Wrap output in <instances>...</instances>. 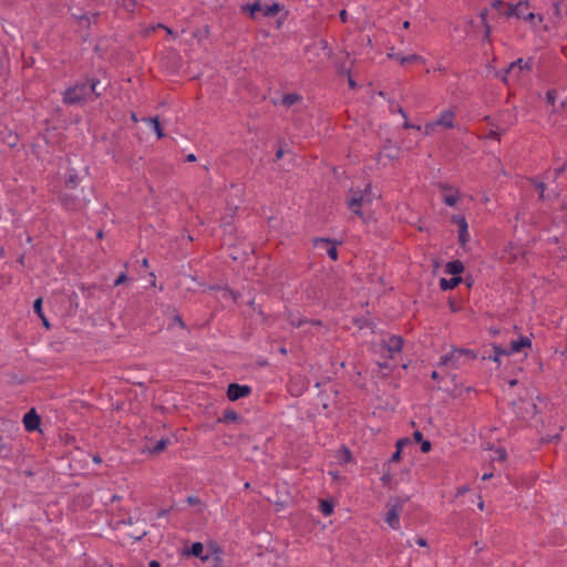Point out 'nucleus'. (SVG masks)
I'll list each match as a JSON object with an SVG mask.
<instances>
[{
  "label": "nucleus",
  "mask_w": 567,
  "mask_h": 567,
  "mask_svg": "<svg viewBox=\"0 0 567 567\" xmlns=\"http://www.w3.org/2000/svg\"><path fill=\"white\" fill-rule=\"evenodd\" d=\"M413 437H414V440H415L417 443H420L421 441H423V435H422V433H421L420 431H415V432L413 433Z\"/></svg>",
  "instance_id": "obj_42"
},
{
  "label": "nucleus",
  "mask_w": 567,
  "mask_h": 567,
  "mask_svg": "<svg viewBox=\"0 0 567 567\" xmlns=\"http://www.w3.org/2000/svg\"><path fill=\"white\" fill-rule=\"evenodd\" d=\"M431 378L433 380H437L439 379V373L436 371H433L432 374H431Z\"/></svg>",
  "instance_id": "obj_58"
},
{
  "label": "nucleus",
  "mask_w": 567,
  "mask_h": 567,
  "mask_svg": "<svg viewBox=\"0 0 567 567\" xmlns=\"http://www.w3.org/2000/svg\"><path fill=\"white\" fill-rule=\"evenodd\" d=\"M455 116L456 113L453 109L442 111L435 120L427 122L423 126V133L425 135H432L439 127L445 130L453 128L455 124Z\"/></svg>",
  "instance_id": "obj_4"
},
{
  "label": "nucleus",
  "mask_w": 567,
  "mask_h": 567,
  "mask_svg": "<svg viewBox=\"0 0 567 567\" xmlns=\"http://www.w3.org/2000/svg\"><path fill=\"white\" fill-rule=\"evenodd\" d=\"M187 161H188V162H195V161H196L195 155H194V154H189V155L187 156Z\"/></svg>",
  "instance_id": "obj_56"
},
{
  "label": "nucleus",
  "mask_w": 567,
  "mask_h": 567,
  "mask_svg": "<svg viewBox=\"0 0 567 567\" xmlns=\"http://www.w3.org/2000/svg\"><path fill=\"white\" fill-rule=\"evenodd\" d=\"M150 567H161V564L157 560H151Z\"/></svg>",
  "instance_id": "obj_47"
},
{
  "label": "nucleus",
  "mask_w": 567,
  "mask_h": 567,
  "mask_svg": "<svg viewBox=\"0 0 567 567\" xmlns=\"http://www.w3.org/2000/svg\"><path fill=\"white\" fill-rule=\"evenodd\" d=\"M492 476H493V474H492V473H488V474H487V473H485V474H483L482 480H483V481H485V480H487V478H489V477H492Z\"/></svg>",
  "instance_id": "obj_57"
},
{
  "label": "nucleus",
  "mask_w": 567,
  "mask_h": 567,
  "mask_svg": "<svg viewBox=\"0 0 567 567\" xmlns=\"http://www.w3.org/2000/svg\"><path fill=\"white\" fill-rule=\"evenodd\" d=\"M244 10L248 11L250 16L254 17L256 12H262V6L259 2H255L252 4L246 6Z\"/></svg>",
  "instance_id": "obj_32"
},
{
  "label": "nucleus",
  "mask_w": 567,
  "mask_h": 567,
  "mask_svg": "<svg viewBox=\"0 0 567 567\" xmlns=\"http://www.w3.org/2000/svg\"><path fill=\"white\" fill-rule=\"evenodd\" d=\"M33 309L35 311V313L40 317V318H43V312H42V299L41 298H38L34 303H33Z\"/></svg>",
  "instance_id": "obj_35"
},
{
  "label": "nucleus",
  "mask_w": 567,
  "mask_h": 567,
  "mask_svg": "<svg viewBox=\"0 0 567 567\" xmlns=\"http://www.w3.org/2000/svg\"><path fill=\"white\" fill-rule=\"evenodd\" d=\"M157 28H163L166 30L167 34L172 35V37H175V33L172 29L167 28V27H164L163 24H158Z\"/></svg>",
  "instance_id": "obj_44"
},
{
  "label": "nucleus",
  "mask_w": 567,
  "mask_h": 567,
  "mask_svg": "<svg viewBox=\"0 0 567 567\" xmlns=\"http://www.w3.org/2000/svg\"><path fill=\"white\" fill-rule=\"evenodd\" d=\"M444 189V194H443V202L445 205L450 206V207H453L457 204L458 199H460V195H458V192L457 190H453L452 188H449V187H443Z\"/></svg>",
  "instance_id": "obj_17"
},
{
  "label": "nucleus",
  "mask_w": 567,
  "mask_h": 567,
  "mask_svg": "<svg viewBox=\"0 0 567 567\" xmlns=\"http://www.w3.org/2000/svg\"><path fill=\"white\" fill-rule=\"evenodd\" d=\"M492 7L495 10H501L503 7H505V3L502 0H493Z\"/></svg>",
  "instance_id": "obj_40"
},
{
  "label": "nucleus",
  "mask_w": 567,
  "mask_h": 567,
  "mask_svg": "<svg viewBox=\"0 0 567 567\" xmlns=\"http://www.w3.org/2000/svg\"><path fill=\"white\" fill-rule=\"evenodd\" d=\"M395 59L400 62V64L404 65L410 62L423 61V58L417 54L411 55H395Z\"/></svg>",
  "instance_id": "obj_25"
},
{
  "label": "nucleus",
  "mask_w": 567,
  "mask_h": 567,
  "mask_svg": "<svg viewBox=\"0 0 567 567\" xmlns=\"http://www.w3.org/2000/svg\"><path fill=\"white\" fill-rule=\"evenodd\" d=\"M148 123V126L154 131V133L157 135L158 138L164 136V133L162 131L161 124L158 122L157 117H151L146 120Z\"/></svg>",
  "instance_id": "obj_24"
},
{
  "label": "nucleus",
  "mask_w": 567,
  "mask_h": 567,
  "mask_svg": "<svg viewBox=\"0 0 567 567\" xmlns=\"http://www.w3.org/2000/svg\"><path fill=\"white\" fill-rule=\"evenodd\" d=\"M239 419V415L234 410H226L223 414V417L219 419L220 422H235Z\"/></svg>",
  "instance_id": "obj_26"
},
{
  "label": "nucleus",
  "mask_w": 567,
  "mask_h": 567,
  "mask_svg": "<svg viewBox=\"0 0 567 567\" xmlns=\"http://www.w3.org/2000/svg\"><path fill=\"white\" fill-rule=\"evenodd\" d=\"M349 84L351 87H354V81L351 78H349Z\"/></svg>",
  "instance_id": "obj_64"
},
{
  "label": "nucleus",
  "mask_w": 567,
  "mask_h": 567,
  "mask_svg": "<svg viewBox=\"0 0 567 567\" xmlns=\"http://www.w3.org/2000/svg\"><path fill=\"white\" fill-rule=\"evenodd\" d=\"M333 498H322L320 502V511L323 515L329 516L333 513L334 509Z\"/></svg>",
  "instance_id": "obj_22"
},
{
  "label": "nucleus",
  "mask_w": 567,
  "mask_h": 567,
  "mask_svg": "<svg viewBox=\"0 0 567 567\" xmlns=\"http://www.w3.org/2000/svg\"><path fill=\"white\" fill-rule=\"evenodd\" d=\"M401 511V504L396 503L391 505L385 513L384 520L393 529H398L400 527Z\"/></svg>",
  "instance_id": "obj_12"
},
{
  "label": "nucleus",
  "mask_w": 567,
  "mask_h": 567,
  "mask_svg": "<svg viewBox=\"0 0 567 567\" xmlns=\"http://www.w3.org/2000/svg\"><path fill=\"white\" fill-rule=\"evenodd\" d=\"M464 266L462 261L460 260H453L446 264L445 271L453 277H460V275L463 272Z\"/></svg>",
  "instance_id": "obj_18"
},
{
  "label": "nucleus",
  "mask_w": 567,
  "mask_h": 567,
  "mask_svg": "<svg viewBox=\"0 0 567 567\" xmlns=\"http://www.w3.org/2000/svg\"><path fill=\"white\" fill-rule=\"evenodd\" d=\"M403 347V340L401 337L392 336L388 339L385 342V348L391 357L393 354L399 353L402 350Z\"/></svg>",
  "instance_id": "obj_14"
},
{
  "label": "nucleus",
  "mask_w": 567,
  "mask_h": 567,
  "mask_svg": "<svg viewBox=\"0 0 567 567\" xmlns=\"http://www.w3.org/2000/svg\"><path fill=\"white\" fill-rule=\"evenodd\" d=\"M513 412L517 417L527 421L535 416L537 413V405L532 396L526 394L525 398H519L518 401H512Z\"/></svg>",
  "instance_id": "obj_6"
},
{
  "label": "nucleus",
  "mask_w": 567,
  "mask_h": 567,
  "mask_svg": "<svg viewBox=\"0 0 567 567\" xmlns=\"http://www.w3.org/2000/svg\"><path fill=\"white\" fill-rule=\"evenodd\" d=\"M416 543L421 547H427V542L424 538H419Z\"/></svg>",
  "instance_id": "obj_45"
},
{
  "label": "nucleus",
  "mask_w": 567,
  "mask_h": 567,
  "mask_svg": "<svg viewBox=\"0 0 567 567\" xmlns=\"http://www.w3.org/2000/svg\"><path fill=\"white\" fill-rule=\"evenodd\" d=\"M334 458L337 463L346 465L351 462L352 455L351 452L347 447H341L336 452Z\"/></svg>",
  "instance_id": "obj_19"
},
{
  "label": "nucleus",
  "mask_w": 567,
  "mask_h": 567,
  "mask_svg": "<svg viewBox=\"0 0 567 567\" xmlns=\"http://www.w3.org/2000/svg\"><path fill=\"white\" fill-rule=\"evenodd\" d=\"M167 443H168V441L164 440V439L157 441L156 444L154 445V447L152 449V452L153 453L162 452L163 450H165Z\"/></svg>",
  "instance_id": "obj_33"
},
{
  "label": "nucleus",
  "mask_w": 567,
  "mask_h": 567,
  "mask_svg": "<svg viewBox=\"0 0 567 567\" xmlns=\"http://www.w3.org/2000/svg\"><path fill=\"white\" fill-rule=\"evenodd\" d=\"M183 555H189L198 557L202 561H207L209 559L208 555H204V546L202 543H194L187 551H183Z\"/></svg>",
  "instance_id": "obj_16"
},
{
  "label": "nucleus",
  "mask_w": 567,
  "mask_h": 567,
  "mask_svg": "<svg viewBox=\"0 0 567 567\" xmlns=\"http://www.w3.org/2000/svg\"><path fill=\"white\" fill-rule=\"evenodd\" d=\"M251 392L249 385H241L238 383H230L227 388V398L230 401H237L241 398L248 396Z\"/></svg>",
  "instance_id": "obj_11"
},
{
  "label": "nucleus",
  "mask_w": 567,
  "mask_h": 567,
  "mask_svg": "<svg viewBox=\"0 0 567 567\" xmlns=\"http://www.w3.org/2000/svg\"><path fill=\"white\" fill-rule=\"evenodd\" d=\"M458 240L460 243L464 246L466 243H468L470 240V233H468V228L465 229V231L463 230H458Z\"/></svg>",
  "instance_id": "obj_34"
},
{
  "label": "nucleus",
  "mask_w": 567,
  "mask_h": 567,
  "mask_svg": "<svg viewBox=\"0 0 567 567\" xmlns=\"http://www.w3.org/2000/svg\"><path fill=\"white\" fill-rule=\"evenodd\" d=\"M420 444H421V451L423 453H429L431 451V449H432V444L427 440L421 441Z\"/></svg>",
  "instance_id": "obj_36"
},
{
  "label": "nucleus",
  "mask_w": 567,
  "mask_h": 567,
  "mask_svg": "<svg viewBox=\"0 0 567 567\" xmlns=\"http://www.w3.org/2000/svg\"><path fill=\"white\" fill-rule=\"evenodd\" d=\"M284 156V151L280 148L277 151L276 158L279 159Z\"/></svg>",
  "instance_id": "obj_52"
},
{
  "label": "nucleus",
  "mask_w": 567,
  "mask_h": 567,
  "mask_svg": "<svg viewBox=\"0 0 567 567\" xmlns=\"http://www.w3.org/2000/svg\"><path fill=\"white\" fill-rule=\"evenodd\" d=\"M532 341L528 337H520L518 340H514L511 342L508 349H503L499 346L493 347V354L484 355V359L493 360L495 362H499L501 357L509 355L512 353L519 352L523 348H530Z\"/></svg>",
  "instance_id": "obj_5"
},
{
  "label": "nucleus",
  "mask_w": 567,
  "mask_h": 567,
  "mask_svg": "<svg viewBox=\"0 0 567 567\" xmlns=\"http://www.w3.org/2000/svg\"><path fill=\"white\" fill-rule=\"evenodd\" d=\"M99 81H92L89 83H79L69 89H66L63 93V102L65 104H79L81 102L87 101L95 93L96 85Z\"/></svg>",
  "instance_id": "obj_2"
},
{
  "label": "nucleus",
  "mask_w": 567,
  "mask_h": 567,
  "mask_svg": "<svg viewBox=\"0 0 567 567\" xmlns=\"http://www.w3.org/2000/svg\"><path fill=\"white\" fill-rule=\"evenodd\" d=\"M408 445H412V442H410L409 440H399L396 442V451L394 452V454L392 455L390 461L391 462H398L400 456H401V453L404 451V449Z\"/></svg>",
  "instance_id": "obj_23"
},
{
  "label": "nucleus",
  "mask_w": 567,
  "mask_h": 567,
  "mask_svg": "<svg viewBox=\"0 0 567 567\" xmlns=\"http://www.w3.org/2000/svg\"><path fill=\"white\" fill-rule=\"evenodd\" d=\"M488 137L499 140L501 133L498 131L492 130L488 134Z\"/></svg>",
  "instance_id": "obj_41"
},
{
  "label": "nucleus",
  "mask_w": 567,
  "mask_h": 567,
  "mask_svg": "<svg viewBox=\"0 0 567 567\" xmlns=\"http://www.w3.org/2000/svg\"><path fill=\"white\" fill-rule=\"evenodd\" d=\"M491 34V27L488 24H485V39L488 40Z\"/></svg>",
  "instance_id": "obj_46"
},
{
  "label": "nucleus",
  "mask_w": 567,
  "mask_h": 567,
  "mask_svg": "<svg viewBox=\"0 0 567 567\" xmlns=\"http://www.w3.org/2000/svg\"><path fill=\"white\" fill-rule=\"evenodd\" d=\"M339 16H340V19H341L342 22H347L348 21V13H347L346 10H342Z\"/></svg>",
  "instance_id": "obj_43"
},
{
  "label": "nucleus",
  "mask_w": 567,
  "mask_h": 567,
  "mask_svg": "<svg viewBox=\"0 0 567 567\" xmlns=\"http://www.w3.org/2000/svg\"><path fill=\"white\" fill-rule=\"evenodd\" d=\"M280 10V6L278 3H272L270 6L262 7V13L266 17H272L277 14Z\"/></svg>",
  "instance_id": "obj_27"
},
{
  "label": "nucleus",
  "mask_w": 567,
  "mask_h": 567,
  "mask_svg": "<svg viewBox=\"0 0 567 567\" xmlns=\"http://www.w3.org/2000/svg\"><path fill=\"white\" fill-rule=\"evenodd\" d=\"M556 99H557V91L555 90H550L547 92L546 94V101L549 105L553 106V111H558L555 106V102H556Z\"/></svg>",
  "instance_id": "obj_31"
},
{
  "label": "nucleus",
  "mask_w": 567,
  "mask_h": 567,
  "mask_svg": "<svg viewBox=\"0 0 567 567\" xmlns=\"http://www.w3.org/2000/svg\"><path fill=\"white\" fill-rule=\"evenodd\" d=\"M315 244L317 247H327V255L332 259V260H337L338 259V250H337V247L336 245L331 244L330 240L328 239H324V238H319V239H316L315 240Z\"/></svg>",
  "instance_id": "obj_15"
},
{
  "label": "nucleus",
  "mask_w": 567,
  "mask_h": 567,
  "mask_svg": "<svg viewBox=\"0 0 567 567\" xmlns=\"http://www.w3.org/2000/svg\"><path fill=\"white\" fill-rule=\"evenodd\" d=\"M310 322H311V324H315V326H320L321 324L320 320H312Z\"/></svg>",
  "instance_id": "obj_59"
},
{
  "label": "nucleus",
  "mask_w": 567,
  "mask_h": 567,
  "mask_svg": "<svg viewBox=\"0 0 567 567\" xmlns=\"http://www.w3.org/2000/svg\"><path fill=\"white\" fill-rule=\"evenodd\" d=\"M537 188H538V190H539V193H540V196H543V193H544V184H543V183L538 184V185H537Z\"/></svg>",
  "instance_id": "obj_54"
},
{
  "label": "nucleus",
  "mask_w": 567,
  "mask_h": 567,
  "mask_svg": "<svg viewBox=\"0 0 567 567\" xmlns=\"http://www.w3.org/2000/svg\"><path fill=\"white\" fill-rule=\"evenodd\" d=\"M123 7L127 10V11H133L134 7H135V0H123Z\"/></svg>",
  "instance_id": "obj_38"
},
{
  "label": "nucleus",
  "mask_w": 567,
  "mask_h": 567,
  "mask_svg": "<svg viewBox=\"0 0 567 567\" xmlns=\"http://www.w3.org/2000/svg\"><path fill=\"white\" fill-rule=\"evenodd\" d=\"M462 281L461 277H452L451 279L442 278L440 280V287L442 290H451L458 286Z\"/></svg>",
  "instance_id": "obj_21"
},
{
  "label": "nucleus",
  "mask_w": 567,
  "mask_h": 567,
  "mask_svg": "<svg viewBox=\"0 0 567 567\" xmlns=\"http://www.w3.org/2000/svg\"><path fill=\"white\" fill-rule=\"evenodd\" d=\"M288 320H289V323L291 326H295L297 328H301L303 326V323L307 322L306 320H303L299 316H297L295 313H291V312L289 313Z\"/></svg>",
  "instance_id": "obj_29"
},
{
  "label": "nucleus",
  "mask_w": 567,
  "mask_h": 567,
  "mask_svg": "<svg viewBox=\"0 0 567 567\" xmlns=\"http://www.w3.org/2000/svg\"><path fill=\"white\" fill-rule=\"evenodd\" d=\"M127 280V276L125 272H122L114 281V285L115 286H120L122 284H124L125 281Z\"/></svg>",
  "instance_id": "obj_39"
},
{
  "label": "nucleus",
  "mask_w": 567,
  "mask_h": 567,
  "mask_svg": "<svg viewBox=\"0 0 567 567\" xmlns=\"http://www.w3.org/2000/svg\"><path fill=\"white\" fill-rule=\"evenodd\" d=\"M477 507L480 511H484V502L481 498L477 502Z\"/></svg>",
  "instance_id": "obj_51"
},
{
  "label": "nucleus",
  "mask_w": 567,
  "mask_h": 567,
  "mask_svg": "<svg viewBox=\"0 0 567 567\" xmlns=\"http://www.w3.org/2000/svg\"><path fill=\"white\" fill-rule=\"evenodd\" d=\"M142 264H143L144 267H148V260L146 258H144L142 260Z\"/></svg>",
  "instance_id": "obj_62"
},
{
  "label": "nucleus",
  "mask_w": 567,
  "mask_h": 567,
  "mask_svg": "<svg viewBox=\"0 0 567 567\" xmlns=\"http://www.w3.org/2000/svg\"><path fill=\"white\" fill-rule=\"evenodd\" d=\"M181 327H184V322L179 316H176L174 319Z\"/></svg>",
  "instance_id": "obj_50"
},
{
  "label": "nucleus",
  "mask_w": 567,
  "mask_h": 567,
  "mask_svg": "<svg viewBox=\"0 0 567 567\" xmlns=\"http://www.w3.org/2000/svg\"><path fill=\"white\" fill-rule=\"evenodd\" d=\"M131 117L134 122H138V118L135 113H132Z\"/></svg>",
  "instance_id": "obj_63"
},
{
  "label": "nucleus",
  "mask_w": 567,
  "mask_h": 567,
  "mask_svg": "<svg viewBox=\"0 0 567 567\" xmlns=\"http://www.w3.org/2000/svg\"><path fill=\"white\" fill-rule=\"evenodd\" d=\"M475 354L467 349H452L449 353L440 358V367L449 369H460L468 361L473 360Z\"/></svg>",
  "instance_id": "obj_3"
},
{
  "label": "nucleus",
  "mask_w": 567,
  "mask_h": 567,
  "mask_svg": "<svg viewBox=\"0 0 567 567\" xmlns=\"http://www.w3.org/2000/svg\"><path fill=\"white\" fill-rule=\"evenodd\" d=\"M495 457L493 460H497L499 462H503L506 458V452L503 449H498L495 451Z\"/></svg>",
  "instance_id": "obj_37"
},
{
  "label": "nucleus",
  "mask_w": 567,
  "mask_h": 567,
  "mask_svg": "<svg viewBox=\"0 0 567 567\" xmlns=\"http://www.w3.org/2000/svg\"><path fill=\"white\" fill-rule=\"evenodd\" d=\"M555 14H559V2L554 3Z\"/></svg>",
  "instance_id": "obj_55"
},
{
  "label": "nucleus",
  "mask_w": 567,
  "mask_h": 567,
  "mask_svg": "<svg viewBox=\"0 0 567 567\" xmlns=\"http://www.w3.org/2000/svg\"><path fill=\"white\" fill-rule=\"evenodd\" d=\"M92 460L96 464H100L102 462V460H101V457L99 455H93Z\"/></svg>",
  "instance_id": "obj_49"
},
{
  "label": "nucleus",
  "mask_w": 567,
  "mask_h": 567,
  "mask_svg": "<svg viewBox=\"0 0 567 567\" xmlns=\"http://www.w3.org/2000/svg\"><path fill=\"white\" fill-rule=\"evenodd\" d=\"M375 198H379V195L373 193L371 184H367L363 190L350 192L347 205L354 215L363 218V209L368 208Z\"/></svg>",
  "instance_id": "obj_1"
},
{
  "label": "nucleus",
  "mask_w": 567,
  "mask_h": 567,
  "mask_svg": "<svg viewBox=\"0 0 567 567\" xmlns=\"http://www.w3.org/2000/svg\"><path fill=\"white\" fill-rule=\"evenodd\" d=\"M89 3H92V4H99V3H104L105 0H87Z\"/></svg>",
  "instance_id": "obj_53"
},
{
  "label": "nucleus",
  "mask_w": 567,
  "mask_h": 567,
  "mask_svg": "<svg viewBox=\"0 0 567 567\" xmlns=\"http://www.w3.org/2000/svg\"><path fill=\"white\" fill-rule=\"evenodd\" d=\"M329 475L332 477V480H336V478H337V474H336L333 471H330V472H329Z\"/></svg>",
  "instance_id": "obj_60"
},
{
  "label": "nucleus",
  "mask_w": 567,
  "mask_h": 567,
  "mask_svg": "<svg viewBox=\"0 0 567 567\" xmlns=\"http://www.w3.org/2000/svg\"><path fill=\"white\" fill-rule=\"evenodd\" d=\"M79 182L80 178L78 173L74 169L68 171L65 178V190L61 192L60 194V200L66 209L73 210L81 207V204L73 200V198L66 192L68 189L75 188Z\"/></svg>",
  "instance_id": "obj_7"
},
{
  "label": "nucleus",
  "mask_w": 567,
  "mask_h": 567,
  "mask_svg": "<svg viewBox=\"0 0 567 567\" xmlns=\"http://www.w3.org/2000/svg\"><path fill=\"white\" fill-rule=\"evenodd\" d=\"M23 424H24V427L25 430L28 431H34L39 427L40 425V417L39 415L35 413L34 410H30L29 412H27L23 416Z\"/></svg>",
  "instance_id": "obj_13"
},
{
  "label": "nucleus",
  "mask_w": 567,
  "mask_h": 567,
  "mask_svg": "<svg viewBox=\"0 0 567 567\" xmlns=\"http://www.w3.org/2000/svg\"><path fill=\"white\" fill-rule=\"evenodd\" d=\"M400 154V147L395 144H392L391 142H388L383 145L382 150L380 151L378 155V163L385 166L388 163L384 159H388L389 162L398 158Z\"/></svg>",
  "instance_id": "obj_10"
},
{
  "label": "nucleus",
  "mask_w": 567,
  "mask_h": 567,
  "mask_svg": "<svg viewBox=\"0 0 567 567\" xmlns=\"http://www.w3.org/2000/svg\"><path fill=\"white\" fill-rule=\"evenodd\" d=\"M41 319H42L43 326H44L47 329H50V323H49L48 319H47L44 316H43V318H41Z\"/></svg>",
  "instance_id": "obj_48"
},
{
  "label": "nucleus",
  "mask_w": 567,
  "mask_h": 567,
  "mask_svg": "<svg viewBox=\"0 0 567 567\" xmlns=\"http://www.w3.org/2000/svg\"><path fill=\"white\" fill-rule=\"evenodd\" d=\"M302 100V96L297 93L285 94L281 99V104L286 107H290Z\"/></svg>",
  "instance_id": "obj_20"
},
{
  "label": "nucleus",
  "mask_w": 567,
  "mask_h": 567,
  "mask_svg": "<svg viewBox=\"0 0 567 567\" xmlns=\"http://www.w3.org/2000/svg\"><path fill=\"white\" fill-rule=\"evenodd\" d=\"M403 28L404 29H409L410 28V22L409 21H404L403 22Z\"/></svg>",
  "instance_id": "obj_61"
},
{
  "label": "nucleus",
  "mask_w": 567,
  "mask_h": 567,
  "mask_svg": "<svg viewBox=\"0 0 567 567\" xmlns=\"http://www.w3.org/2000/svg\"><path fill=\"white\" fill-rule=\"evenodd\" d=\"M530 64L528 61H524L523 59H517L516 61L512 62L508 68L505 70V72L502 75V81L505 84L509 83L511 79L517 80L520 78L522 73L524 71H529Z\"/></svg>",
  "instance_id": "obj_9"
},
{
  "label": "nucleus",
  "mask_w": 567,
  "mask_h": 567,
  "mask_svg": "<svg viewBox=\"0 0 567 567\" xmlns=\"http://www.w3.org/2000/svg\"><path fill=\"white\" fill-rule=\"evenodd\" d=\"M453 223L457 225L458 230L465 231L468 228L467 221L464 216H453Z\"/></svg>",
  "instance_id": "obj_30"
},
{
  "label": "nucleus",
  "mask_w": 567,
  "mask_h": 567,
  "mask_svg": "<svg viewBox=\"0 0 567 567\" xmlns=\"http://www.w3.org/2000/svg\"><path fill=\"white\" fill-rule=\"evenodd\" d=\"M398 112L402 115V117L404 118V123H403V127L404 128H413V130H416V131H421L423 130L420 125H414V124H411L409 121H408V116H406V113L404 112V110L402 107H398Z\"/></svg>",
  "instance_id": "obj_28"
},
{
  "label": "nucleus",
  "mask_w": 567,
  "mask_h": 567,
  "mask_svg": "<svg viewBox=\"0 0 567 567\" xmlns=\"http://www.w3.org/2000/svg\"><path fill=\"white\" fill-rule=\"evenodd\" d=\"M524 8L529 9V2L527 0L519 1L517 4H507L504 14L506 17H516L528 22H532L535 19H537L538 22H543V17L536 16L533 12H529L527 16H524Z\"/></svg>",
  "instance_id": "obj_8"
}]
</instances>
